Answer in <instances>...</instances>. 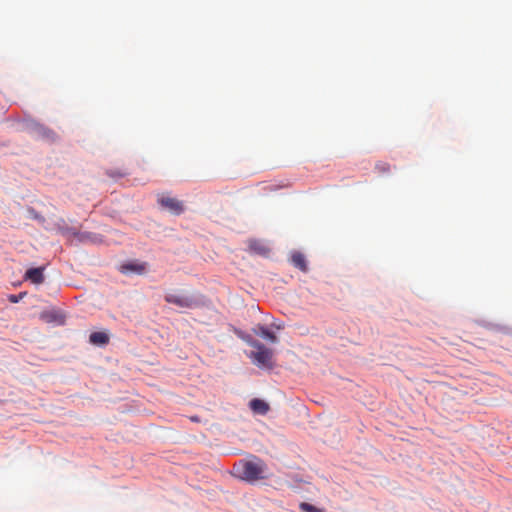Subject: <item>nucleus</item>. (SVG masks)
Returning a JSON list of instances; mask_svg holds the SVG:
<instances>
[{"instance_id": "20e7f679", "label": "nucleus", "mask_w": 512, "mask_h": 512, "mask_svg": "<svg viewBox=\"0 0 512 512\" xmlns=\"http://www.w3.org/2000/svg\"><path fill=\"white\" fill-rule=\"evenodd\" d=\"M165 301L181 308H192L195 304L191 296L181 293H168L165 295Z\"/></svg>"}, {"instance_id": "423d86ee", "label": "nucleus", "mask_w": 512, "mask_h": 512, "mask_svg": "<svg viewBox=\"0 0 512 512\" xmlns=\"http://www.w3.org/2000/svg\"><path fill=\"white\" fill-rule=\"evenodd\" d=\"M43 267L30 268L25 273V280H29L34 284H42L44 282Z\"/></svg>"}, {"instance_id": "7ed1b4c3", "label": "nucleus", "mask_w": 512, "mask_h": 512, "mask_svg": "<svg viewBox=\"0 0 512 512\" xmlns=\"http://www.w3.org/2000/svg\"><path fill=\"white\" fill-rule=\"evenodd\" d=\"M158 204L168 210L170 213L174 215H180L184 212V204L182 201L178 200L177 198L168 196V195H161L158 197Z\"/></svg>"}, {"instance_id": "dca6fc26", "label": "nucleus", "mask_w": 512, "mask_h": 512, "mask_svg": "<svg viewBox=\"0 0 512 512\" xmlns=\"http://www.w3.org/2000/svg\"><path fill=\"white\" fill-rule=\"evenodd\" d=\"M108 175H110L111 177H123L124 175H126V173L125 172H117V173L108 172Z\"/></svg>"}, {"instance_id": "a211bd4d", "label": "nucleus", "mask_w": 512, "mask_h": 512, "mask_svg": "<svg viewBox=\"0 0 512 512\" xmlns=\"http://www.w3.org/2000/svg\"><path fill=\"white\" fill-rule=\"evenodd\" d=\"M276 328H277V329H280V328H281V326L279 325V323H276Z\"/></svg>"}, {"instance_id": "2eb2a0df", "label": "nucleus", "mask_w": 512, "mask_h": 512, "mask_svg": "<svg viewBox=\"0 0 512 512\" xmlns=\"http://www.w3.org/2000/svg\"><path fill=\"white\" fill-rule=\"evenodd\" d=\"M21 298H22V294H19V295H11V296L9 297V300H10L12 303H17Z\"/></svg>"}, {"instance_id": "f03ea898", "label": "nucleus", "mask_w": 512, "mask_h": 512, "mask_svg": "<svg viewBox=\"0 0 512 512\" xmlns=\"http://www.w3.org/2000/svg\"><path fill=\"white\" fill-rule=\"evenodd\" d=\"M248 343L256 349V351L250 354V358L253 362L258 366H268L272 359V350L256 340L248 341Z\"/></svg>"}, {"instance_id": "9b49d317", "label": "nucleus", "mask_w": 512, "mask_h": 512, "mask_svg": "<svg viewBox=\"0 0 512 512\" xmlns=\"http://www.w3.org/2000/svg\"><path fill=\"white\" fill-rule=\"evenodd\" d=\"M89 341L95 345H106L109 342V337L104 332H93L89 336Z\"/></svg>"}, {"instance_id": "39448f33", "label": "nucleus", "mask_w": 512, "mask_h": 512, "mask_svg": "<svg viewBox=\"0 0 512 512\" xmlns=\"http://www.w3.org/2000/svg\"><path fill=\"white\" fill-rule=\"evenodd\" d=\"M32 131L38 138L49 142H55L58 139L55 131L40 123H34L32 125Z\"/></svg>"}, {"instance_id": "f257e3e1", "label": "nucleus", "mask_w": 512, "mask_h": 512, "mask_svg": "<svg viewBox=\"0 0 512 512\" xmlns=\"http://www.w3.org/2000/svg\"><path fill=\"white\" fill-rule=\"evenodd\" d=\"M237 476L244 481L253 483L258 480L266 479L267 466L265 462L257 457L250 460H241L234 466Z\"/></svg>"}, {"instance_id": "f3484780", "label": "nucleus", "mask_w": 512, "mask_h": 512, "mask_svg": "<svg viewBox=\"0 0 512 512\" xmlns=\"http://www.w3.org/2000/svg\"><path fill=\"white\" fill-rule=\"evenodd\" d=\"M276 328H277V329H280V328H281V326L279 325V323H276Z\"/></svg>"}, {"instance_id": "ddd939ff", "label": "nucleus", "mask_w": 512, "mask_h": 512, "mask_svg": "<svg viewBox=\"0 0 512 512\" xmlns=\"http://www.w3.org/2000/svg\"><path fill=\"white\" fill-rule=\"evenodd\" d=\"M299 508L302 512H324L323 509H320L312 504L302 502L299 505Z\"/></svg>"}, {"instance_id": "4468645a", "label": "nucleus", "mask_w": 512, "mask_h": 512, "mask_svg": "<svg viewBox=\"0 0 512 512\" xmlns=\"http://www.w3.org/2000/svg\"><path fill=\"white\" fill-rule=\"evenodd\" d=\"M375 169L379 172V173H387L390 171V166L388 163H385V162H379L376 164L375 166Z\"/></svg>"}, {"instance_id": "9d476101", "label": "nucleus", "mask_w": 512, "mask_h": 512, "mask_svg": "<svg viewBox=\"0 0 512 512\" xmlns=\"http://www.w3.org/2000/svg\"><path fill=\"white\" fill-rule=\"evenodd\" d=\"M254 332L262 338L268 339L272 343H276L278 341L277 336L273 332L269 331L264 325H258L257 328L254 329Z\"/></svg>"}, {"instance_id": "0eeeda50", "label": "nucleus", "mask_w": 512, "mask_h": 512, "mask_svg": "<svg viewBox=\"0 0 512 512\" xmlns=\"http://www.w3.org/2000/svg\"><path fill=\"white\" fill-rule=\"evenodd\" d=\"M250 409L260 415H265L270 410V406L267 402L262 399L254 398L249 403Z\"/></svg>"}, {"instance_id": "f8f14e48", "label": "nucleus", "mask_w": 512, "mask_h": 512, "mask_svg": "<svg viewBox=\"0 0 512 512\" xmlns=\"http://www.w3.org/2000/svg\"><path fill=\"white\" fill-rule=\"evenodd\" d=\"M120 270L122 273H128V272L141 273L144 271V267L142 265L129 263V264L122 265Z\"/></svg>"}, {"instance_id": "6e6552de", "label": "nucleus", "mask_w": 512, "mask_h": 512, "mask_svg": "<svg viewBox=\"0 0 512 512\" xmlns=\"http://www.w3.org/2000/svg\"><path fill=\"white\" fill-rule=\"evenodd\" d=\"M249 249L260 255H267L270 249L259 240H250L248 243Z\"/></svg>"}, {"instance_id": "1a4fd4ad", "label": "nucleus", "mask_w": 512, "mask_h": 512, "mask_svg": "<svg viewBox=\"0 0 512 512\" xmlns=\"http://www.w3.org/2000/svg\"><path fill=\"white\" fill-rule=\"evenodd\" d=\"M291 262L296 268L300 269L301 271H307L306 259L302 253L294 252L291 256Z\"/></svg>"}]
</instances>
